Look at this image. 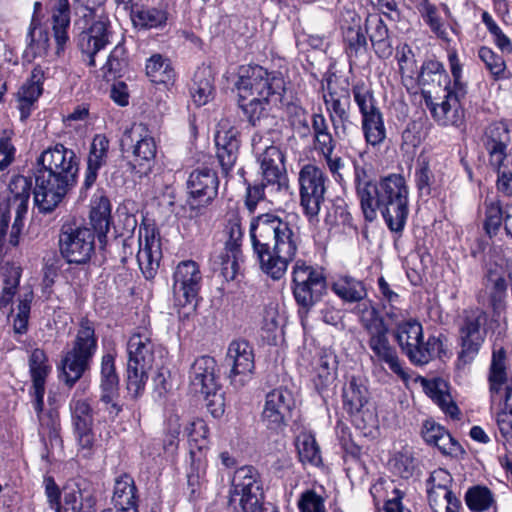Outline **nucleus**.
<instances>
[{
  "instance_id": "obj_1",
  "label": "nucleus",
  "mask_w": 512,
  "mask_h": 512,
  "mask_svg": "<svg viewBox=\"0 0 512 512\" xmlns=\"http://www.w3.org/2000/svg\"><path fill=\"white\" fill-rule=\"evenodd\" d=\"M249 236L261 272L274 281L282 279L301 244L298 227L274 213H264L252 218Z\"/></svg>"
},
{
  "instance_id": "obj_2",
  "label": "nucleus",
  "mask_w": 512,
  "mask_h": 512,
  "mask_svg": "<svg viewBox=\"0 0 512 512\" xmlns=\"http://www.w3.org/2000/svg\"><path fill=\"white\" fill-rule=\"evenodd\" d=\"M34 173V201L39 210L52 212L76 185L79 159L73 149L57 143L41 152Z\"/></svg>"
},
{
  "instance_id": "obj_3",
  "label": "nucleus",
  "mask_w": 512,
  "mask_h": 512,
  "mask_svg": "<svg viewBox=\"0 0 512 512\" xmlns=\"http://www.w3.org/2000/svg\"><path fill=\"white\" fill-rule=\"evenodd\" d=\"M236 87L238 105L253 126H261L268 119L271 107L282 102L286 90L280 73H270L258 65L241 67Z\"/></svg>"
},
{
  "instance_id": "obj_4",
  "label": "nucleus",
  "mask_w": 512,
  "mask_h": 512,
  "mask_svg": "<svg viewBox=\"0 0 512 512\" xmlns=\"http://www.w3.org/2000/svg\"><path fill=\"white\" fill-rule=\"evenodd\" d=\"M371 211L362 208L364 218L373 222L380 211L390 231L401 233L409 215V187L403 175L392 173L375 183L371 195Z\"/></svg>"
},
{
  "instance_id": "obj_5",
  "label": "nucleus",
  "mask_w": 512,
  "mask_h": 512,
  "mask_svg": "<svg viewBox=\"0 0 512 512\" xmlns=\"http://www.w3.org/2000/svg\"><path fill=\"white\" fill-rule=\"evenodd\" d=\"M165 350L152 339L148 328H136L127 342V390L133 398L143 394L148 372L162 365Z\"/></svg>"
},
{
  "instance_id": "obj_6",
  "label": "nucleus",
  "mask_w": 512,
  "mask_h": 512,
  "mask_svg": "<svg viewBox=\"0 0 512 512\" xmlns=\"http://www.w3.org/2000/svg\"><path fill=\"white\" fill-rule=\"evenodd\" d=\"M97 348L98 339L93 322L87 318L81 319L72 347L60 361V379L68 387H73L90 368Z\"/></svg>"
},
{
  "instance_id": "obj_7",
  "label": "nucleus",
  "mask_w": 512,
  "mask_h": 512,
  "mask_svg": "<svg viewBox=\"0 0 512 512\" xmlns=\"http://www.w3.org/2000/svg\"><path fill=\"white\" fill-rule=\"evenodd\" d=\"M505 350H494L489 368L488 382L492 408L497 407L496 419L502 436L508 441L512 431V407L509 399L512 387L507 385Z\"/></svg>"
},
{
  "instance_id": "obj_8",
  "label": "nucleus",
  "mask_w": 512,
  "mask_h": 512,
  "mask_svg": "<svg viewBox=\"0 0 512 512\" xmlns=\"http://www.w3.org/2000/svg\"><path fill=\"white\" fill-rule=\"evenodd\" d=\"M395 339L402 352L415 365H425L444 351L440 336L431 335L424 341L423 327L415 319L405 320L395 328Z\"/></svg>"
},
{
  "instance_id": "obj_9",
  "label": "nucleus",
  "mask_w": 512,
  "mask_h": 512,
  "mask_svg": "<svg viewBox=\"0 0 512 512\" xmlns=\"http://www.w3.org/2000/svg\"><path fill=\"white\" fill-rule=\"evenodd\" d=\"M259 473L252 466L236 470L229 492L228 508L232 512H266Z\"/></svg>"
},
{
  "instance_id": "obj_10",
  "label": "nucleus",
  "mask_w": 512,
  "mask_h": 512,
  "mask_svg": "<svg viewBox=\"0 0 512 512\" xmlns=\"http://www.w3.org/2000/svg\"><path fill=\"white\" fill-rule=\"evenodd\" d=\"M351 91L361 115V129L366 143L373 147L380 146L387 137V131L373 91L364 82L354 84Z\"/></svg>"
},
{
  "instance_id": "obj_11",
  "label": "nucleus",
  "mask_w": 512,
  "mask_h": 512,
  "mask_svg": "<svg viewBox=\"0 0 512 512\" xmlns=\"http://www.w3.org/2000/svg\"><path fill=\"white\" fill-rule=\"evenodd\" d=\"M328 177L315 164H305L298 173L300 207L309 223L319 221V213L325 201Z\"/></svg>"
},
{
  "instance_id": "obj_12",
  "label": "nucleus",
  "mask_w": 512,
  "mask_h": 512,
  "mask_svg": "<svg viewBox=\"0 0 512 512\" xmlns=\"http://www.w3.org/2000/svg\"><path fill=\"white\" fill-rule=\"evenodd\" d=\"M273 134L275 131H257L252 136V150L261 168L262 178L271 188L280 190L285 181L284 155L274 145Z\"/></svg>"
},
{
  "instance_id": "obj_13",
  "label": "nucleus",
  "mask_w": 512,
  "mask_h": 512,
  "mask_svg": "<svg viewBox=\"0 0 512 512\" xmlns=\"http://www.w3.org/2000/svg\"><path fill=\"white\" fill-rule=\"evenodd\" d=\"M487 315L480 309L465 311L463 321L459 327V345L456 366L458 369L471 364L479 353L484 342Z\"/></svg>"
},
{
  "instance_id": "obj_14",
  "label": "nucleus",
  "mask_w": 512,
  "mask_h": 512,
  "mask_svg": "<svg viewBox=\"0 0 512 512\" xmlns=\"http://www.w3.org/2000/svg\"><path fill=\"white\" fill-rule=\"evenodd\" d=\"M95 232L86 226L65 224L59 234V249L70 264H86L95 251Z\"/></svg>"
},
{
  "instance_id": "obj_15",
  "label": "nucleus",
  "mask_w": 512,
  "mask_h": 512,
  "mask_svg": "<svg viewBox=\"0 0 512 512\" xmlns=\"http://www.w3.org/2000/svg\"><path fill=\"white\" fill-rule=\"evenodd\" d=\"M323 100L335 137L340 140L345 139L348 136L350 125L351 94L349 83L346 80L339 83L329 80Z\"/></svg>"
},
{
  "instance_id": "obj_16",
  "label": "nucleus",
  "mask_w": 512,
  "mask_h": 512,
  "mask_svg": "<svg viewBox=\"0 0 512 512\" xmlns=\"http://www.w3.org/2000/svg\"><path fill=\"white\" fill-rule=\"evenodd\" d=\"M293 294L296 302L310 308L317 302L326 289V278L323 270L297 260L293 267Z\"/></svg>"
},
{
  "instance_id": "obj_17",
  "label": "nucleus",
  "mask_w": 512,
  "mask_h": 512,
  "mask_svg": "<svg viewBox=\"0 0 512 512\" xmlns=\"http://www.w3.org/2000/svg\"><path fill=\"white\" fill-rule=\"evenodd\" d=\"M295 399L292 391L285 387L273 389L266 394L261 422L272 433H280L288 426Z\"/></svg>"
},
{
  "instance_id": "obj_18",
  "label": "nucleus",
  "mask_w": 512,
  "mask_h": 512,
  "mask_svg": "<svg viewBox=\"0 0 512 512\" xmlns=\"http://www.w3.org/2000/svg\"><path fill=\"white\" fill-rule=\"evenodd\" d=\"M122 144H130L132 147V169L139 174H147L151 171L157 152V145L152 132L146 124H133L125 131Z\"/></svg>"
},
{
  "instance_id": "obj_19",
  "label": "nucleus",
  "mask_w": 512,
  "mask_h": 512,
  "mask_svg": "<svg viewBox=\"0 0 512 512\" xmlns=\"http://www.w3.org/2000/svg\"><path fill=\"white\" fill-rule=\"evenodd\" d=\"M185 431L189 442L190 472L187 474L188 485L194 493L205 473V452L208 449V427L202 419L190 422Z\"/></svg>"
},
{
  "instance_id": "obj_20",
  "label": "nucleus",
  "mask_w": 512,
  "mask_h": 512,
  "mask_svg": "<svg viewBox=\"0 0 512 512\" xmlns=\"http://www.w3.org/2000/svg\"><path fill=\"white\" fill-rule=\"evenodd\" d=\"M224 365L229 368L231 385L241 388L251 379L255 369V356L251 344L244 339L233 340L227 349Z\"/></svg>"
},
{
  "instance_id": "obj_21",
  "label": "nucleus",
  "mask_w": 512,
  "mask_h": 512,
  "mask_svg": "<svg viewBox=\"0 0 512 512\" xmlns=\"http://www.w3.org/2000/svg\"><path fill=\"white\" fill-rule=\"evenodd\" d=\"M368 335V346L372 351L371 359L379 364H386L389 369L402 380L409 379V375L402 367L396 349L390 344L388 338L389 328L384 322L379 325H370L365 330Z\"/></svg>"
},
{
  "instance_id": "obj_22",
  "label": "nucleus",
  "mask_w": 512,
  "mask_h": 512,
  "mask_svg": "<svg viewBox=\"0 0 512 512\" xmlns=\"http://www.w3.org/2000/svg\"><path fill=\"white\" fill-rule=\"evenodd\" d=\"M113 36L111 21L107 15L101 14L94 19L77 36L80 51L88 57V65L96 66V54L111 43Z\"/></svg>"
},
{
  "instance_id": "obj_23",
  "label": "nucleus",
  "mask_w": 512,
  "mask_h": 512,
  "mask_svg": "<svg viewBox=\"0 0 512 512\" xmlns=\"http://www.w3.org/2000/svg\"><path fill=\"white\" fill-rule=\"evenodd\" d=\"M202 273L193 260L181 261L173 273V294L181 306L196 301L202 287Z\"/></svg>"
},
{
  "instance_id": "obj_24",
  "label": "nucleus",
  "mask_w": 512,
  "mask_h": 512,
  "mask_svg": "<svg viewBox=\"0 0 512 512\" xmlns=\"http://www.w3.org/2000/svg\"><path fill=\"white\" fill-rule=\"evenodd\" d=\"M445 96L441 102H435L431 95L424 93V102L434 120L441 126H458L463 119L461 100L466 95H458L457 89L445 87Z\"/></svg>"
},
{
  "instance_id": "obj_25",
  "label": "nucleus",
  "mask_w": 512,
  "mask_h": 512,
  "mask_svg": "<svg viewBox=\"0 0 512 512\" xmlns=\"http://www.w3.org/2000/svg\"><path fill=\"white\" fill-rule=\"evenodd\" d=\"M187 187L191 206H207L218 194L219 179L217 173L210 168H197L188 178Z\"/></svg>"
},
{
  "instance_id": "obj_26",
  "label": "nucleus",
  "mask_w": 512,
  "mask_h": 512,
  "mask_svg": "<svg viewBox=\"0 0 512 512\" xmlns=\"http://www.w3.org/2000/svg\"><path fill=\"white\" fill-rule=\"evenodd\" d=\"M216 371L217 362L213 357L204 355L195 359L189 373L192 390L205 398L215 396L220 388Z\"/></svg>"
},
{
  "instance_id": "obj_27",
  "label": "nucleus",
  "mask_w": 512,
  "mask_h": 512,
  "mask_svg": "<svg viewBox=\"0 0 512 512\" xmlns=\"http://www.w3.org/2000/svg\"><path fill=\"white\" fill-rule=\"evenodd\" d=\"M138 244L137 261L139 267L146 279H152L157 273L162 257L160 239L156 236L154 229L140 228Z\"/></svg>"
},
{
  "instance_id": "obj_28",
  "label": "nucleus",
  "mask_w": 512,
  "mask_h": 512,
  "mask_svg": "<svg viewBox=\"0 0 512 512\" xmlns=\"http://www.w3.org/2000/svg\"><path fill=\"white\" fill-rule=\"evenodd\" d=\"M29 373L32 381L31 395L34 397V409L37 412L42 410L44 405V394L46 379L51 373L52 367L44 350L35 348L31 351L29 359Z\"/></svg>"
},
{
  "instance_id": "obj_29",
  "label": "nucleus",
  "mask_w": 512,
  "mask_h": 512,
  "mask_svg": "<svg viewBox=\"0 0 512 512\" xmlns=\"http://www.w3.org/2000/svg\"><path fill=\"white\" fill-rule=\"evenodd\" d=\"M47 70L41 65H36L32 69L30 77L23 83L17 93L18 108L22 120L30 116L33 105L42 95Z\"/></svg>"
},
{
  "instance_id": "obj_30",
  "label": "nucleus",
  "mask_w": 512,
  "mask_h": 512,
  "mask_svg": "<svg viewBox=\"0 0 512 512\" xmlns=\"http://www.w3.org/2000/svg\"><path fill=\"white\" fill-rule=\"evenodd\" d=\"M72 423L79 445L91 449L93 445V410L87 400H72L70 403Z\"/></svg>"
},
{
  "instance_id": "obj_31",
  "label": "nucleus",
  "mask_w": 512,
  "mask_h": 512,
  "mask_svg": "<svg viewBox=\"0 0 512 512\" xmlns=\"http://www.w3.org/2000/svg\"><path fill=\"white\" fill-rule=\"evenodd\" d=\"M351 25L342 27L344 49L350 64L368 54V40L365 27L361 25V18L355 13H349Z\"/></svg>"
},
{
  "instance_id": "obj_32",
  "label": "nucleus",
  "mask_w": 512,
  "mask_h": 512,
  "mask_svg": "<svg viewBox=\"0 0 512 512\" xmlns=\"http://www.w3.org/2000/svg\"><path fill=\"white\" fill-rule=\"evenodd\" d=\"M110 141L104 134H96L89 146L82 188L90 189L96 182L99 170L106 165Z\"/></svg>"
},
{
  "instance_id": "obj_33",
  "label": "nucleus",
  "mask_w": 512,
  "mask_h": 512,
  "mask_svg": "<svg viewBox=\"0 0 512 512\" xmlns=\"http://www.w3.org/2000/svg\"><path fill=\"white\" fill-rule=\"evenodd\" d=\"M364 27L375 54L382 59L389 58L392 55L393 46L389 29L384 20L377 14H368Z\"/></svg>"
},
{
  "instance_id": "obj_34",
  "label": "nucleus",
  "mask_w": 512,
  "mask_h": 512,
  "mask_svg": "<svg viewBox=\"0 0 512 512\" xmlns=\"http://www.w3.org/2000/svg\"><path fill=\"white\" fill-rule=\"evenodd\" d=\"M486 148L489 151L492 166H501L507 160V145L510 142L508 125L504 122H495L486 130Z\"/></svg>"
},
{
  "instance_id": "obj_35",
  "label": "nucleus",
  "mask_w": 512,
  "mask_h": 512,
  "mask_svg": "<svg viewBox=\"0 0 512 512\" xmlns=\"http://www.w3.org/2000/svg\"><path fill=\"white\" fill-rule=\"evenodd\" d=\"M112 502L118 512H139L138 490L130 475L124 473L115 479Z\"/></svg>"
},
{
  "instance_id": "obj_36",
  "label": "nucleus",
  "mask_w": 512,
  "mask_h": 512,
  "mask_svg": "<svg viewBox=\"0 0 512 512\" xmlns=\"http://www.w3.org/2000/svg\"><path fill=\"white\" fill-rule=\"evenodd\" d=\"M422 437L424 441L437 447L444 455H457L462 452L461 445L445 430L433 420H426L422 428Z\"/></svg>"
},
{
  "instance_id": "obj_37",
  "label": "nucleus",
  "mask_w": 512,
  "mask_h": 512,
  "mask_svg": "<svg viewBox=\"0 0 512 512\" xmlns=\"http://www.w3.org/2000/svg\"><path fill=\"white\" fill-rule=\"evenodd\" d=\"M63 512H92L96 499L82 489L78 483H68L63 487Z\"/></svg>"
},
{
  "instance_id": "obj_38",
  "label": "nucleus",
  "mask_w": 512,
  "mask_h": 512,
  "mask_svg": "<svg viewBox=\"0 0 512 512\" xmlns=\"http://www.w3.org/2000/svg\"><path fill=\"white\" fill-rule=\"evenodd\" d=\"M111 216V204L107 197L101 195L95 197L91 204L90 222L91 228L98 236L99 242L102 243L109 231Z\"/></svg>"
},
{
  "instance_id": "obj_39",
  "label": "nucleus",
  "mask_w": 512,
  "mask_h": 512,
  "mask_svg": "<svg viewBox=\"0 0 512 512\" xmlns=\"http://www.w3.org/2000/svg\"><path fill=\"white\" fill-rule=\"evenodd\" d=\"M343 408L349 415L359 413L367 403V389L360 379L352 376L342 391Z\"/></svg>"
},
{
  "instance_id": "obj_40",
  "label": "nucleus",
  "mask_w": 512,
  "mask_h": 512,
  "mask_svg": "<svg viewBox=\"0 0 512 512\" xmlns=\"http://www.w3.org/2000/svg\"><path fill=\"white\" fill-rule=\"evenodd\" d=\"M332 291L345 302H361L367 296L364 283L349 275L339 276L332 284Z\"/></svg>"
},
{
  "instance_id": "obj_41",
  "label": "nucleus",
  "mask_w": 512,
  "mask_h": 512,
  "mask_svg": "<svg viewBox=\"0 0 512 512\" xmlns=\"http://www.w3.org/2000/svg\"><path fill=\"white\" fill-rule=\"evenodd\" d=\"M70 26V5L68 0H58L52 12V30L58 46V53L63 50L69 36L67 30Z\"/></svg>"
},
{
  "instance_id": "obj_42",
  "label": "nucleus",
  "mask_w": 512,
  "mask_h": 512,
  "mask_svg": "<svg viewBox=\"0 0 512 512\" xmlns=\"http://www.w3.org/2000/svg\"><path fill=\"white\" fill-rule=\"evenodd\" d=\"M100 375V388L101 392H103V399L110 401L111 396L119 391V376L116 372L115 356L113 354L106 353L102 356Z\"/></svg>"
},
{
  "instance_id": "obj_43",
  "label": "nucleus",
  "mask_w": 512,
  "mask_h": 512,
  "mask_svg": "<svg viewBox=\"0 0 512 512\" xmlns=\"http://www.w3.org/2000/svg\"><path fill=\"white\" fill-rule=\"evenodd\" d=\"M21 278V268L6 263L1 267L0 281L2 283L0 293V308L8 306L18 289Z\"/></svg>"
},
{
  "instance_id": "obj_44",
  "label": "nucleus",
  "mask_w": 512,
  "mask_h": 512,
  "mask_svg": "<svg viewBox=\"0 0 512 512\" xmlns=\"http://www.w3.org/2000/svg\"><path fill=\"white\" fill-rule=\"evenodd\" d=\"M213 90V78L210 70L208 68L198 69L190 87L193 102L199 107L207 104L212 98Z\"/></svg>"
},
{
  "instance_id": "obj_45",
  "label": "nucleus",
  "mask_w": 512,
  "mask_h": 512,
  "mask_svg": "<svg viewBox=\"0 0 512 512\" xmlns=\"http://www.w3.org/2000/svg\"><path fill=\"white\" fill-rule=\"evenodd\" d=\"M299 460L303 464L319 466L322 463L320 447L314 435L309 432H301L295 440Z\"/></svg>"
},
{
  "instance_id": "obj_46",
  "label": "nucleus",
  "mask_w": 512,
  "mask_h": 512,
  "mask_svg": "<svg viewBox=\"0 0 512 512\" xmlns=\"http://www.w3.org/2000/svg\"><path fill=\"white\" fill-rule=\"evenodd\" d=\"M311 129L314 148L317 152L329 147H336V139L332 135L328 122L322 113L312 114Z\"/></svg>"
},
{
  "instance_id": "obj_47",
  "label": "nucleus",
  "mask_w": 512,
  "mask_h": 512,
  "mask_svg": "<svg viewBox=\"0 0 512 512\" xmlns=\"http://www.w3.org/2000/svg\"><path fill=\"white\" fill-rule=\"evenodd\" d=\"M146 74L154 83L168 84L175 78V72L169 59L160 54H154L147 60Z\"/></svg>"
},
{
  "instance_id": "obj_48",
  "label": "nucleus",
  "mask_w": 512,
  "mask_h": 512,
  "mask_svg": "<svg viewBox=\"0 0 512 512\" xmlns=\"http://www.w3.org/2000/svg\"><path fill=\"white\" fill-rule=\"evenodd\" d=\"M354 184L361 209L366 207V211L369 214L371 211V195L373 194V189H375V183H373L365 167L357 163H354Z\"/></svg>"
},
{
  "instance_id": "obj_49",
  "label": "nucleus",
  "mask_w": 512,
  "mask_h": 512,
  "mask_svg": "<svg viewBox=\"0 0 512 512\" xmlns=\"http://www.w3.org/2000/svg\"><path fill=\"white\" fill-rule=\"evenodd\" d=\"M32 181L23 175H15L11 178L8 189V205L9 207L28 206L31 195Z\"/></svg>"
},
{
  "instance_id": "obj_50",
  "label": "nucleus",
  "mask_w": 512,
  "mask_h": 512,
  "mask_svg": "<svg viewBox=\"0 0 512 512\" xmlns=\"http://www.w3.org/2000/svg\"><path fill=\"white\" fill-rule=\"evenodd\" d=\"M419 12L430 30L444 42L449 43L451 39L447 32L445 23L438 13V9L434 4L428 0H424L419 7Z\"/></svg>"
},
{
  "instance_id": "obj_51",
  "label": "nucleus",
  "mask_w": 512,
  "mask_h": 512,
  "mask_svg": "<svg viewBox=\"0 0 512 512\" xmlns=\"http://www.w3.org/2000/svg\"><path fill=\"white\" fill-rule=\"evenodd\" d=\"M223 233L226 237V251L228 253H241L244 230L242 228L241 218L237 213H232L229 216Z\"/></svg>"
},
{
  "instance_id": "obj_52",
  "label": "nucleus",
  "mask_w": 512,
  "mask_h": 512,
  "mask_svg": "<svg viewBox=\"0 0 512 512\" xmlns=\"http://www.w3.org/2000/svg\"><path fill=\"white\" fill-rule=\"evenodd\" d=\"M128 66L126 50L123 45H116L110 52L106 63L102 67L103 76L107 79L121 77Z\"/></svg>"
},
{
  "instance_id": "obj_53",
  "label": "nucleus",
  "mask_w": 512,
  "mask_h": 512,
  "mask_svg": "<svg viewBox=\"0 0 512 512\" xmlns=\"http://www.w3.org/2000/svg\"><path fill=\"white\" fill-rule=\"evenodd\" d=\"M465 501L470 510L483 512L494 504V497L487 487L477 485L467 490Z\"/></svg>"
},
{
  "instance_id": "obj_54",
  "label": "nucleus",
  "mask_w": 512,
  "mask_h": 512,
  "mask_svg": "<svg viewBox=\"0 0 512 512\" xmlns=\"http://www.w3.org/2000/svg\"><path fill=\"white\" fill-rule=\"evenodd\" d=\"M29 44L25 50L26 57H42L46 55L49 48V34L41 27L33 26L29 29L27 34Z\"/></svg>"
},
{
  "instance_id": "obj_55",
  "label": "nucleus",
  "mask_w": 512,
  "mask_h": 512,
  "mask_svg": "<svg viewBox=\"0 0 512 512\" xmlns=\"http://www.w3.org/2000/svg\"><path fill=\"white\" fill-rule=\"evenodd\" d=\"M134 24L141 28L151 29L164 25L167 21L166 12L156 8L132 11Z\"/></svg>"
},
{
  "instance_id": "obj_56",
  "label": "nucleus",
  "mask_w": 512,
  "mask_h": 512,
  "mask_svg": "<svg viewBox=\"0 0 512 512\" xmlns=\"http://www.w3.org/2000/svg\"><path fill=\"white\" fill-rule=\"evenodd\" d=\"M447 59L452 76V82H449L446 87L457 89L458 95L467 94V85L463 81V65L460 62L458 52L455 48L447 49Z\"/></svg>"
},
{
  "instance_id": "obj_57",
  "label": "nucleus",
  "mask_w": 512,
  "mask_h": 512,
  "mask_svg": "<svg viewBox=\"0 0 512 512\" xmlns=\"http://www.w3.org/2000/svg\"><path fill=\"white\" fill-rule=\"evenodd\" d=\"M32 300V291H27L19 297L17 312L15 315H12L13 330L17 334L22 335L27 332Z\"/></svg>"
},
{
  "instance_id": "obj_58",
  "label": "nucleus",
  "mask_w": 512,
  "mask_h": 512,
  "mask_svg": "<svg viewBox=\"0 0 512 512\" xmlns=\"http://www.w3.org/2000/svg\"><path fill=\"white\" fill-rule=\"evenodd\" d=\"M478 56L495 79L504 77L506 64L500 55L483 46L479 49Z\"/></svg>"
},
{
  "instance_id": "obj_59",
  "label": "nucleus",
  "mask_w": 512,
  "mask_h": 512,
  "mask_svg": "<svg viewBox=\"0 0 512 512\" xmlns=\"http://www.w3.org/2000/svg\"><path fill=\"white\" fill-rule=\"evenodd\" d=\"M397 61L402 77L413 79L418 75V66L414 54L408 45L397 50Z\"/></svg>"
},
{
  "instance_id": "obj_60",
  "label": "nucleus",
  "mask_w": 512,
  "mask_h": 512,
  "mask_svg": "<svg viewBox=\"0 0 512 512\" xmlns=\"http://www.w3.org/2000/svg\"><path fill=\"white\" fill-rule=\"evenodd\" d=\"M488 281L492 284V292H491V303L494 308V311L500 315V312L504 308V299L506 297V281L503 277L498 276L494 272H490L488 276Z\"/></svg>"
},
{
  "instance_id": "obj_61",
  "label": "nucleus",
  "mask_w": 512,
  "mask_h": 512,
  "mask_svg": "<svg viewBox=\"0 0 512 512\" xmlns=\"http://www.w3.org/2000/svg\"><path fill=\"white\" fill-rule=\"evenodd\" d=\"M392 472L401 478L408 479L414 475L416 470L415 459L407 452H401L395 455L392 461Z\"/></svg>"
},
{
  "instance_id": "obj_62",
  "label": "nucleus",
  "mask_w": 512,
  "mask_h": 512,
  "mask_svg": "<svg viewBox=\"0 0 512 512\" xmlns=\"http://www.w3.org/2000/svg\"><path fill=\"white\" fill-rule=\"evenodd\" d=\"M298 508L300 512H326L323 497L312 489L306 490L300 495Z\"/></svg>"
},
{
  "instance_id": "obj_63",
  "label": "nucleus",
  "mask_w": 512,
  "mask_h": 512,
  "mask_svg": "<svg viewBox=\"0 0 512 512\" xmlns=\"http://www.w3.org/2000/svg\"><path fill=\"white\" fill-rule=\"evenodd\" d=\"M503 210L498 201H492L486 206V218L484 228L487 234L492 235L497 232L503 221Z\"/></svg>"
},
{
  "instance_id": "obj_64",
  "label": "nucleus",
  "mask_w": 512,
  "mask_h": 512,
  "mask_svg": "<svg viewBox=\"0 0 512 512\" xmlns=\"http://www.w3.org/2000/svg\"><path fill=\"white\" fill-rule=\"evenodd\" d=\"M43 484L49 507L55 512H63V507L61 504V495L63 490H60L52 476H45Z\"/></svg>"
}]
</instances>
